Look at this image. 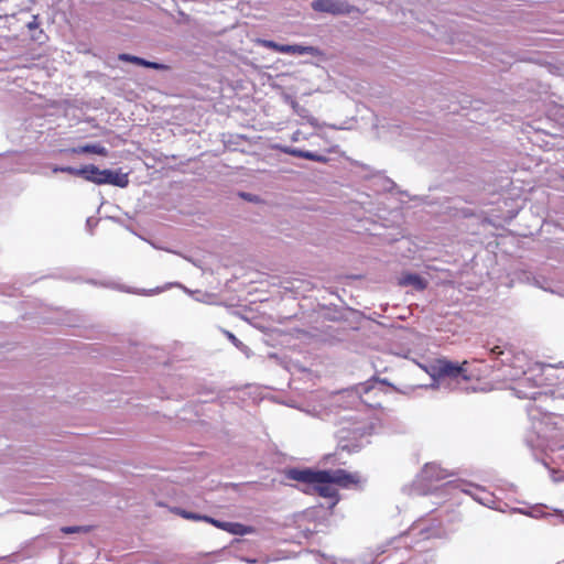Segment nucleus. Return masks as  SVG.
I'll return each instance as SVG.
<instances>
[{
	"mask_svg": "<svg viewBox=\"0 0 564 564\" xmlns=\"http://www.w3.org/2000/svg\"><path fill=\"white\" fill-rule=\"evenodd\" d=\"M520 373H524V372H523V371H518V370H517L514 373H510V375H509V378H510V379H517V378L520 376Z\"/></svg>",
	"mask_w": 564,
	"mask_h": 564,
	"instance_id": "25",
	"label": "nucleus"
},
{
	"mask_svg": "<svg viewBox=\"0 0 564 564\" xmlns=\"http://www.w3.org/2000/svg\"><path fill=\"white\" fill-rule=\"evenodd\" d=\"M339 564H349V563H348V562L343 561V562H340Z\"/></svg>",
	"mask_w": 564,
	"mask_h": 564,
	"instance_id": "32",
	"label": "nucleus"
},
{
	"mask_svg": "<svg viewBox=\"0 0 564 564\" xmlns=\"http://www.w3.org/2000/svg\"><path fill=\"white\" fill-rule=\"evenodd\" d=\"M306 160L314 161V162H326L327 158L324 155H321L315 152L306 151L305 158Z\"/></svg>",
	"mask_w": 564,
	"mask_h": 564,
	"instance_id": "18",
	"label": "nucleus"
},
{
	"mask_svg": "<svg viewBox=\"0 0 564 564\" xmlns=\"http://www.w3.org/2000/svg\"><path fill=\"white\" fill-rule=\"evenodd\" d=\"M226 335L236 347H239L241 345V341L232 333L226 332Z\"/></svg>",
	"mask_w": 564,
	"mask_h": 564,
	"instance_id": "22",
	"label": "nucleus"
},
{
	"mask_svg": "<svg viewBox=\"0 0 564 564\" xmlns=\"http://www.w3.org/2000/svg\"><path fill=\"white\" fill-rule=\"evenodd\" d=\"M312 9L317 12L330 13L334 15L348 14L351 7L340 0H315L312 2Z\"/></svg>",
	"mask_w": 564,
	"mask_h": 564,
	"instance_id": "5",
	"label": "nucleus"
},
{
	"mask_svg": "<svg viewBox=\"0 0 564 564\" xmlns=\"http://www.w3.org/2000/svg\"><path fill=\"white\" fill-rule=\"evenodd\" d=\"M518 397L519 398H533V395H529L527 393H521L520 391H518Z\"/></svg>",
	"mask_w": 564,
	"mask_h": 564,
	"instance_id": "28",
	"label": "nucleus"
},
{
	"mask_svg": "<svg viewBox=\"0 0 564 564\" xmlns=\"http://www.w3.org/2000/svg\"><path fill=\"white\" fill-rule=\"evenodd\" d=\"M84 529L82 527H64L62 529V531L64 533H75V532H80L83 531Z\"/></svg>",
	"mask_w": 564,
	"mask_h": 564,
	"instance_id": "21",
	"label": "nucleus"
},
{
	"mask_svg": "<svg viewBox=\"0 0 564 564\" xmlns=\"http://www.w3.org/2000/svg\"><path fill=\"white\" fill-rule=\"evenodd\" d=\"M446 477H448L447 470L435 463L425 464L420 474V478L424 481L442 480Z\"/></svg>",
	"mask_w": 564,
	"mask_h": 564,
	"instance_id": "7",
	"label": "nucleus"
},
{
	"mask_svg": "<svg viewBox=\"0 0 564 564\" xmlns=\"http://www.w3.org/2000/svg\"><path fill=\"white\" fill-rule=\"evenodd\" d=\"M281 53L283 54H291V55H312L317 56L319 55V50L314 46H306V45H300V44H293V45H284L281 48Z\"/></svg>",
	"mask_w": 564,
	"mask_h": 564,
	"instance_id": "8",
	"label": "nucleus"
},
{
	"mask_svg": "<svg viewBox=\"0 0 564 564\" xmlns=\"http://www.w3.org/2000/svg\"><path fill=\"white\" fill-rule=\"evenodd\" d=\"M490 352L495 356L505 355V351L501 349L500 346H495L494 348H491Z\"/></svg>",
	"mask_w": 564,
	"mask_h": 564,
	"instance_id": "23",
	"label": "nucleus"
},
{
	"mask_svg": "<svg viewBox=\"0 0 564 564\" xmlns=\"http://www.w3.org/2000/svg\"><path fill=\"white\" fill-rule=\"evenodd\" d=\"M87 181L97 185L109 184L118 187H127L129 177L127 173L115 170H99L96 165L89 164Z\"/></svg>",
	"mask_w": 564,
	"mask_h": 564,
	"instance_id": "4",
	"label": "nucleus"
},
{
	"mask_svg": "<svg viewBox=\"0 0 564 564\" xmlns=\"http://www.w3.org/2000/svg\"><path fill=\"white\" fill-rule=\"evenodd\" d=\"M399 283L403 286H412L416 291H422L426 288V281L415 273L404 274Z\"/></svg>",
	"mask_w": 564,
	"mask_h": 564,
	"instance_id": "11",
	"label": "nucleus"
},
{
	"mask_svg": "<svg viewBox=\"0 0 564 564\" xmlns=\"http://www.w3.org/2000/svg\"><path fill=\"white\" fill-rule=\"evenodd\" d=\"M285 101L291 105V107L293 108V110L296 115H299L302 118H306L312 126L316 124V119L313 117H310L307 115V110L304 107H302L301 105H299V102L296 100H294L291 96H285Z\"/></svg>",
	"mask_w": 564,
	"mask_h": 564,
	"instance_id": "14",
	"label": "nucleus"
},
{
	"mask_svg": "<svg viewBox=\"0 0 564 564\" xmlns=\"http://www.w3.org/2000/svg\"><path fill=\"white\" fill-rule=\"evenodd\" d=\"M372 426L366 422H356L349 427H341L338 431V438L341 447L348 451H357L368 443Z\"/></svg>",
	"mask_w": 564,
	"mask_h": 564,
	"instance_id": "3",
	"label": "nucleus"
},
{
	"mask_svg": "<svg viewBox=\"0 0 564 564\" xmlns=\"http://www.w3.org/2000/svg\"><path fill=\"white\" fill-rule=\"evenodd\" d=\"M243 197H246L248 200H251V197H250L249 194L248 195H243Z\"/></svg>",
	"mask_w": 564,
	"mask_h": 564,
	"instance_id": "31",
	"label": "nucleus"
},
{
	"mask_svg": "<svg viewBox=\"0 0 564 564\" xmlns=\"http://www.w3.org/2000/svg\"><path fill=\"white\" fill-rule=\"evenodd\" d=\"M543 509H544V506H535V507H532L527 510L519 509L518 511L522 514H525V516L534 518V519H541V518L552 519L554 516L553 512H544Z\"/></svg>",
	"mask_w": 564,
	"mask_h": 564,
	"instance_id": "13",
	"label": "nucleus"
},
{
	"mask_svg": "<svg viewBox=\"0 0 564 564\" xmlns=\"http://www.w3.org/2000/svg\"><path fill=\"white\" fill-rule=\"evenodd\" d=\"M162 290L163 289L150 290V291L143 292V294L150 295V294H154V293L161 292Z\"/></svg>",
	"mask_w": 564,
	"mask_h": 564,
	"instance_id": "27",
	"label": "nucleus"
},
{
	"mask_svg": "<svg viewBox=\"0 0 564 564\" xmlns=\"http://www.w3.org/2000/svg\"><path fill=\"white\" fill-rule=\"evenodd\" d=\"M536 285H539V286H540V289L549 290L547 288H545V286H543V285H540L538 281H536Z\"/></svg>",
	"mask_w": 564,
	"mask_h": 564,
	"instance_id": "29",
	"label": "nucleus"
},
{
	"mask_svg": "<svg viewBox=\"0 0 564 564\" xmlns=\"http://www.w3.org/2000/svg\"><path fill=\"white\" fill-rule=\"evenodd\" d=\"M88 169H89V165H85V166H82V167H73V166H53L52 167V171L54 173H68V174H72V175H76V176H82L84 177L86 181H87V175H88Z\"/></svg>",
	"mask_w": 564,
	"mask_h": 564,
	"instance_id": "12",
	"label": "nucleus"
},
{
	"mask_svg": "<svg viewBox=\"0 0 564 564\" xmlns=\"http://www.w3.org/2000/svg\"><path fill=\"white\" fill-rule=\"evenodd\" d=\"M119 59L122 61V62H128V63H133V64H137L139 66H143V67H148V68H153V69H165L166 66L161 64V63H156V62H150V61H147L142 57H138V56H134V55H130V54H127V53H122L119 55Z\"/></svg>",
	"mask_w": 564,
	"mask_h": 564,
	"instance_id": "9",
	"label": "nucleus"
},
{
	"mask_svg": "<svg viewBox=\"0 0 564 564\" xmlns=\"http://www.w3.org/2000/svg\"><path fill=\"white\" fill-rule=\"evenodd\" d=\"M286 476L289 479L312 486L316 494L329 500V508H333L338 502L336 486L348 488L360 481L359 474L347 473L344 469L312 470L308 468H292L286 471Z\"/></svg>",
	"mask_w": 564,
	"mask_h": 564,
	"instance_id": "1",
	"label": "nucleus"
},
{
	"mask_svg": "<svg viewBox=\"0 0 564 564\" xmlns=\"http://www.w3.org/2000/svg\"><path fill=\"white\" fill-rule=\"evenodd\" d=\"M176 513L184 519L193 520V521H204L205 522V519H206L205 514L186 511L184 509H176Z\"/></svg>",
	"mask_w": 564,
	"mask_h": 564,
	"instance_id": "15",
	"label": "nucleus"
},
{
	"mask_svg": "<svg viewBox=\"0 0 564 564\" xmlns=\"http://www.w3.org/2000/svg\"><path fill=\"white\" fill-rule=\"evenodd\" d=\"M562 178L564 180V175L562 176Z\"/></svg>",
	"mask_w": 564,
	"mask_h": 564,
	"instance_id": "33",
	"label": "nucleus"
},
{
	"mask_svg": "<svg viewBox=\"0 0 564 564\" xmlns=\"http://www.w3.org/2000/svg\"><path fill=\"white\" fill-rule=\"evenodd\" d=\"M205 522L210 523L214 527L235 535H246L254 531L252 527L245 525L238 522L220 521L208 516H206Z\"/></svg>",
	"mask_w": 564,
	"mask_h": 564,
	"instance_id": "6",
	"label": "nucleus"
},
{
	"mask_svg": "<svg viewBox=\"0 0 564 564\" xmlns=\"http://www.w3.org/2000/svg\"><path fill=\"white\" fill-rule=\"evenodd\" d=\"M553 518L554 521H551V524L557 525V524H564V510L561 509H553Z\"/></svg>",
	"mask_w": 564,
	"mask_h": 564,
	"instance_id": "17",
	"label": "nucleus"
},
{
	"mask_svg": "<svg viewBox=\"0 0 564 564\" xmlns=\"http://www.w3.org/2000/svg\"><path fill=\"white\" fill-rule=\"evenodd\" d=\"M292 141H299L300 140V131H295L293 134H292Z\"/></svg>",
	"mask_w": 564,
	"mask_h": 564,
	"instance_id": "26",
	"label": "nucleus"
},
{
	"mask_svg": "<svg viewBox=\"0 0 564 564\" xmlns=\"http://www.w3.org/2000/svg\"><path fill=\"white\" fill-rule=\"evenodd\" d=\"M280 150L289 155L296 156V158H305L306 151L300 150L292 147H281Z\"/></svg>",
	"mask_w": 564,
	"mask_h": 564,
	"instance_id": "16",
	"label": "nucleus"
},
{
	"mask_svg": "<svg viewBox=\"0 0 564 564\" xmlns=\"http://www.w3.org/2000/svg\"><path fill=\"white\" fill-rule=\"evenodd\" d=\"M411 532L412 534H415L416 532L424 534L423 539H429L431 536L425 529H422L419 525L413 527Z\"/></svg>",
	"mask_w": 564,
	"mask_h": 564,
	"instance_id": "20",
	"label": "nucleus"
},
{
	"mask_svg": "<svg viewBox=\"0 0 564 564\" xmlns=\"http://www.w3.org/2000/svg\"><path fill=\"white\" fill-rule=\"evenodd\" d=\"M261 44L264 47L271 48V50H273L275 52H279V53H281V48L283 47V44H279V43H275V42L269 41V40H262Z\"/></svg>",
	"mask_w": 564,
	"mask_h": 564,
	"instance_id": "19",
	"label": "nucleus"
},
{
	"mask_svg": "<svg viewBox=\"0 0 564 564\" xmlns=\"http://www.w3.org/2000/svg\"><path fill=\"white\" fill-rule=\"evenodd\" d=\"M68 152L73 154L94 153L101 156H106L108 154V150L99 143L79 145L69 149Z\"/></svg>",
	"mask_w": 564,
	"mask_h": 564,
	"instance_id": "10",
	"label": "nucleus"
},
{
	"mask_svg": "<svg viewBox=\"0 0 564 564\" xmlns=\"http://www.w3.org/2000/svg\"><path fill=\"white\" fill-rule=\"evenodd\" d=\"M29 29L37 28L36 17H34L33 21L28 24Z\"/></svg>",
	"mask_w": 564,
	"mask_h": 564,
	"instance_id": "24",
	"label": "nucleus"
},
{
	"mask_svg": "<svg viewBox=\"0 0 564 564\" xmlns=\"http://www.w3.org/2000/svg\"><path fill=\"white\" fill-rule=\"evenodd\" d=\"M243 197H246L248 200H251V197H250L249 194L248 195H243Z\"/></svg>",
	"mask_w": 564,
	"mask_h": 564,
	"instance_id": "30",
	"label": "nucleus"
},
{
	"mask_svg": "<svg viewBox=\"0 0 564 564\" xmlns=\"http://www.w3.org/2000/svg\"><path fill=\"white\" fill-rule=\"evenodd\" d=\"M466 365L467 361L459 365L446 359H436L424 364L417 362V366L432 378V383L426 386L431 389L445 387L446 380L456 383H459L460 380L468 381L470 376L467 373Z\"/></svg>",
	"mask_w": 564,
	"mask_h": 564,
	"instance_id": "2",
	"label": "nucleus"
}]
</instances>
